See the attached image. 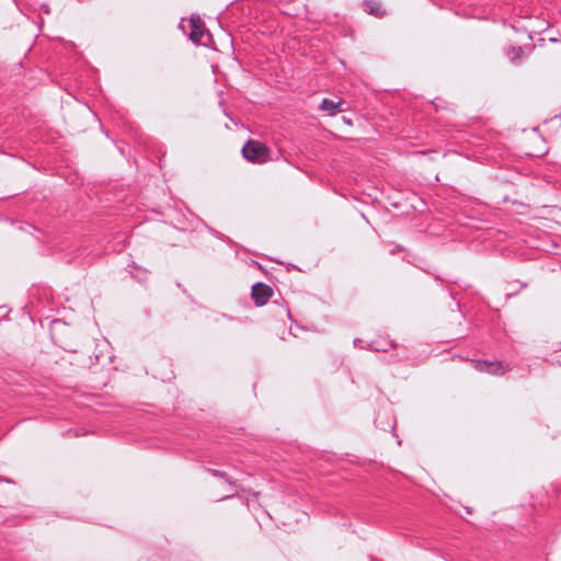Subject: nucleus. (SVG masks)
Wrapping results in <instances>:
<instances>
[{"mask_svg":"<svg viewBox=\"0 0 561 561\" xmlns=\"http://www.w3.org/2000/svg\"><path fill=\"white\" fill-rule=\"evenodd\" d=\"M268 153V148L256 140H248L242 148V156L251 162H262Z\"/></svg>","mask_w":561,"mask_h":561,"instance_id":"obj_1","label":"nucleus"},{"mask_svg":"<svg viewBox=\"0 0 561 561\" xmlns=\"http://www.w3.org/2000/svg\"><path fill=\"white\" fill-rule=\"evenodd\" d=\"M472 364L474 369L491 375H504L508 370V366L499 360L476 359L472 360Z\"/></svg>","mask_w":561,"mask_h":561,"instance_id":"obj_2","label":"nucleus"},{"mask_svg":"<svg viewBox=\"0 0 561 561\" xmlns=\"http://www.w3.org/2000/svg\"><path fill=\"white\" fill-rule=\"evenodd\" d=\"M273 294L272 288L264 283H255L251 289V296L256 306H264Z\"/></svg>","mask_w":561,"mask_h":561,"instance_id":"obj_3","label":"nucleus"},{"mask_svg":"<svg viewBox=\"0 0 561 561\" xmlns=\"http://www.w3.org/2000/svg\"><path fill=\"white\" fill-rule=\"evenodd\" d=\"M375 425L385 432L393 431L396 427L394 416L390 412H379L375 419Z\"/></svg>","mask_w":561,"mask_h":561,"instance_id":"obj_4","label":"nucleus"},{"mask_svg":"<svg viewBox=\"0 0 561 561\" xmlns=\"http://www.w3.org/2000/svg\"><path fill=\"white\" fill-rule=\"evenodd\" d=\"M204 35V24L199 16L191 18V34L190 38L194 43H201L202 37Z\"/></svg>","mask_w":561,"mask_h":561,"instance_id":"obj_5","label":"nucleus"},{"mask_svg":"<svg viewBox=\"0 0 561 561\" xmlns=\"http://www.w3.org/2000/svg\"><path fill=\"white\" fill-rule=\"evenodd\" d=\"M344 102L342 100L334 101L330 99H323L319 105V110L329 112L330 115H335L337 111H342L340 107Z\"/></svg>","mask_w":561,"mask_h":561,"instance_id":"obj_6","label":"nucleus"},{"mask_svg":"<svg viewBox=\"0 0 561 561\" xmlns=\"http://www.w3.org/2000/svg\"><path fill=\"white\" fill-rule=\"evenodd\" d=\"M366 12L371 15L382 16L383 11L381 10V4L376 0H367L365 2Z\"/></svg>","mask_w":561,"mask_h":561,"instance_id":"obj_7","label":"nucleus"},{"mask_svg":"<svg viewBox=\"0 0 561 561\" xmlns=\"http://www.w3.org/2000/svg\"><path fill=\"white\" fill-rule=\"evenodd\" d=\"M210 472H211L215 477L224 478V479L226 480V482H228V484H229L230 489L233 491L231 494H227V495L222 496V497L220 499V501H222V500H227V499H230V497H232V496L237 493V486H236L234 482H232V481L228 478V476H227V473H226V472H224V471H219V470H210Z\"/></svg>","mask_w":561,"mask_h":561,"instance_id":"obj_8","label":"nucleus"},{"mask_svg":"<svg viewBox=\"0 0 561 561\" xmlns=\"http://www.w3.org/2000/svg\"><path fill=\"white\" fill-rule=\"evenodd\" d=\"M523 47L522 46H511L506 50V56L510 58L512 62H517L523 58Z\"/></svg>","mask_w":561,"mask_h":561,"instance_id":"obj_9","label":"nucleus"},{"mask_svg":"<svg viewBox=\"0 0 561 561\" xmlns=\"http://www.w3.org/2000/svg\"><path fill=\"white\" fill-rule=\"evenodd\" d=\"M392 347H394V343L392 341L373 342L368 345V348L375 352H388V350Z\"/></svg>","mask_w":561,"mask_h":561,"instance_id":"obj_10","label":"nucleus"},{"mask_svg":"<svg viewBox=\"0 0 561 561\" xmlns=\"http://www.w3.org/2000/svg\"><path fill=\"white\" fill-rule=\"evenodd\" d=\"M359 343H362V341H360L359 339H355V340H354V344H355V346H358V344H359Z\"/></svg>","mask_w":561,"mask_h":561,"instance_id":"obj_11","label":"nucleus"},{"mask_svg":"<svg viewBox=\"0 0 561 561\" xmlns=\"http://www.w3.org/2000/svg\"><path fill=\"white\" fill-rule=\"evenodd\" d=\"M69 433H73V436H79L80 434L78 433V431H70Z\"/></svg>","mask_w":561,"mask_h":561,"instance_id":"obj_12","label":"nucleus"}]
</instances>
